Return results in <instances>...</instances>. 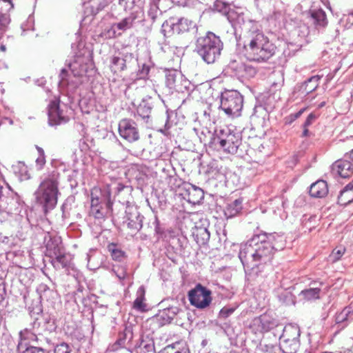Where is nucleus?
Masks as SVG:
<instances>
[{"label":"nucleus","instance_id":"obj_1","mask_svg":"<svg viewBox=\"0 0 353 353\" xmlns=\"http://www.w3.org/2000/svg\"><path fill=\"white\" fill-rule=\"evenodd\" d=\"M210 9L225 16L232 23L244 25L248 30L244 48L248 59L259 63L266 62L275 54L276 46L261 31L259 23L252 20L245 21L243 8L226 1H214Z\"/></svg>","mask_w":353,"mask_h":353},{"label":"nucleus","instance_id":"obj_2","mask_svg":"<svg viewBox=\"0 0 353 353\" xmlns=\"http://www.w3.org/2000/svg\"><path fill=\"white\" fill-rule=\"evenodd\" d=\"M266 238V232L254 234L241 245L239 257L248 281H256L261 276L260 267L272 259L273 247L270 241L265 240Z\"/></svg>","mask_w":353,"mask_h":353},{"label":"nucleus","instance_id":"obj_3","mask_svg":"<svg viewBox=\"0 0 353 353\" xmlns=\"http://www.w3.org/2000/svg\"><path fill=\"white\" fill-rule=\"evenodd\" d=\"M114 190L115 196L123 197L129 194L131 188L122 183H116L115 186L105 185L102 188L94 187L91 190V206L90 215L96 219H104L111 214L112 211V191Z\"/></svg>","mask_w":353,"mask_h":353},{"label":"nucleus","instance_id":"obj_4","mask_svg":"<svg viewBox=\"0 0 353 353\" xmlns=\"http://www.w3.org/2000/svg\"><path fill=\"white\" fill-rule=\"evenodd\" d=\"M60 174L52 171L48 175L42 176L41 182L34 193L36 203L39 205L44 213L53 210L58 200Z\"/></svg>","mask_w":353,"mask_h":353},{"label":"nucleus","instance_id":"obj_5","mask_svg":"<svg viewBox=\"0 0 353 353\" xmlns=\"http://www.w3.org/2000/svg\"><path fill=\"white\" fill-rule=\"evenodd\" d=\"M242 138L239 132H235L228 127L216 130L211 134L208 145L210 148L226 154H235L239 150L242 152L241 146ZM241 152L240 154H241Z\"/></svg>","mask_w":353,"mask_h":353},{"label":"nucleus","instance_id":"obj_6","mask_svg":"<svg viewBox=\"0 0 353 353\" xmlns=\"http://www.w3.org/2000/svg\"><path fill=\"white\" fill-rule=\"evenodd\" d=\"M125 10H132L130 15L123 18L118 23H113L110 28L103 32V37L105 39L115 38L121 36L125 32L133 28L137 23L143 20L144 12L142 6L135 5V1H125Z\"/></svg>","mask_w":353,"mask_h":353},{"label":"nucleus","instance_id":"obj_7","mask_svg":"<svg viewBox=\"0 0 353 353\" xmlns=\"http://www.w3.org/2000/svg\"><path fill=\"white\" fill-rule=\"evenodd\" d=\"M222 50L221 40L212 32L196 40L195 51L208 64L214 63L220 57Z\"/></svg>","mask_w":353,"mask_h":353},{"label":"nucleus","instance_id":"obj_8","mask_svg":"<svg viewBox=\"0 0 353 353\" xmlns=\"http://www.w3.org/2000/svg\"><path fill=\"white\" fill-rule=\"evenodd\" d=\"M220 108L230 117H238L243 106V97L236 90L225 89L220 95Z\"/></svg>","mask_w":353,"mask_h":353},{"label":"nucleus","instance_id":"obj_9","mask_svg":"<svg viewBox=\"0 0 353 353\" xmlns=\"http://www.w3.org/2000/svg\"><path fill=\"white\" fill-rule=\"evenodd\" d=\"M300 328L296 325L288 324L283 328L279 337V345L283 353H296L300 347Z\"/></svg>","mask_w":353,"mask_h":353},{"label":"nucleus","instance_id":"obj_10","mask_svg":"<svg viewBox=\"0 0 353 353\" xmlns=\"http://www.w3.org/2000/svg\"><path fill=\"white\" fill-rule=\"evenodd\" d=\"M226 72L243 83L256 75V69L251 64L241 60H231L227 65Z\"/></svg>","mask_w":353,"mask_h":353},{"label":"nucleus","instance_id":"obj_11","mask_svg":"<svg viewBox=\"0 0 353 353\" xmlns=\"http://www.w3.org/2000/svg\"><path fill=\"white\" fill-rule=\"evenodd\" d=\"M41 326V323L34 321V333L32 342H35L39 347H43L48 345L50 347L54 346V343L52 340L47 336L48 333L50 334L54 331L56 325L54 321L50 318L46 319Z\"/></svg>","mask_w":353,"mask_h":353},{"label":"nucleus","instance_id":"obj_12","mask_svg":"<svg viewBox=\"0 0 353 353\" xmlns=\"http://www.w3.org/2000/svg\"><path fill=\"white\" fill-rule=\"evenodd\" d=\"M211 294V290L198 283L188 292V296L192 305L199 309H205L212 302Z\"/></svg>","mask_w":353,"mask_h":353},{"label":"nucleus","instance_id":"obj_13","mask_svg":"<svg viewBox=\"0 0 353 353\" xmlns=\"http://www.w3.org/2000/svg\"><path fill=\"white\" fill-rule=\"evenodd\" d=\"M143 216L135 205H127L122 224L132 232H137L143 227Z\"/></svg>","mask_w":353,"mask_h":353},{"label":"nucleus","instance_id":"obj_14","mask_svg":"<svg viewBox=\"0 0 353 353\" xmlns=\"http://www.w3.org/2000/svg\"><path fill=\"white\" fill-rule=\"evenodd\" d=\"M165 85L170 90H174L178 92H183L188 90L190 82L183 79L182 74L176 70H165Z\"/></svg>","mask_w":353,"mask_h":353},{"label":"nucleus","instance_id":"obj_15","mask_svg":"<svg viewBox=\"0 0 353 353\" xmlns=\"http://www.w3.org/2000/svg\"><path fill=\"white\" fill-rule=\"evenodd\" d=\"M119 135L129 143L138 141L140 138L137 123L130 119H123L119 123Z\"/></svg>","mask_w":353,"mask_h":353},{"label":"nucleus","instance_id":"obj_16","mask_svg":"<svg viewBox=\"0 0 353 353\" xmlns=\"http://www.w3.org/2000/svg\"><path fill=\"white\" fill-rule=\"evenodd\" d=\"M50 260L53 268L57 270L63 269L67 274L73 276L77 272V270L72 263V256L65 251L52 257Z\"/></svg>","mask_w":353,"mask_h":353},{"label":"nucleus","instance_id":"obj_17","mask_svg":"<svg viewBox=\"0 0 353 353\" xmlns=\"http://www.w3.org/2000/svg\"><path fill=\"white\" fill-rule=\"evenodd\" d=\"M277 319L268 314H263L254 318L250 323V328L255 333H265L278 327Z\"/></svg>","mask_w":353,"mask_h":353},{"label":"nucleus","instance_id":"obj_18","mask_svg":"<svg viewBox=\"0 0 353 353\" xmlns=\"http://www.w3.org/2000/svg\"><path fill=\"white\" fill-rule=\"evenodd\" d=\"M48 124L50 126H57L65 124L69 121V117L63 114L61 110L59 101L53 100L48 105Z\"/></svg>","mask_w":353,"mask_h":353},{"label":"nucleus","instance_id":"obj_19","mask_svg":"<svg viewBox=\"0 0 353 353\" xmlns=\"http://www.w3.org/2000/svg\"><path fill=\"white\" fill-rule=\"evenodd\" d=\"M209 223L206 220L196 223L192 228V235L199 246L205 245L210 240Z\"/></svg>","mask_w":353,"mask_h":353},{"label":"nucleus","instance_id":"obj_20","mask_svg":"<svg viewBox=\"0 0 353 353\" xmlns=\"http://www.w3.org/2000/svg\"><path fill=\"white\" fill-rule=\"evenodd\" d=\"M46 256L52 257L65 251L62 244L61 238L57 235H51L49 233L45 236Z\"/></svg>","mask_w":353,"mask_h":353},{"label":"nucleus","instance_id":"obj_21","mask_svg":"<svg viewBox=\"0 0 353 353\" xmlns=\"http://www.w3.org/2000/svg\"><path fill=\"white\" fill-rule=\"evenodd\" d=\"M165 26H170L173 33L181 34L194 28L196 24L191 20L181 17L179 19H170L165 23L163 24V28Z\"/></svg>","mask_w":353,"mask_h":353},{"label":"nucleus","instance_id":"obj_22","mask_svg":"<svg viewBox=\"0 0 353 353\" xmlns=\"http://www.w3.org/2000/svg\"><path fill=\"white\" fill-rule=\"evenodd\" d=\"M332 172L341 178H347L353 174V163L343 157L332 165Z\"/></svg>","mask_w":353,"mask_h":353},{"label":"nucleus","instance_id":"obj_23","mask_svg":"<svg viewBox=\"0 0 353 353\" xmlns=\"http://www.w3.org/2000/svg\"><path fill=\"white\" fill-rule=\"evenodd\" d=\"M154 108V101L152 97L147 96L143 98L137 108V113L146 123L149 122L152 110Z\"/></svg>","mask_w":353,"mask_h":353},{"label":"nucleus","instance_id":"obj_24","mask_svg":"<svg viewBox=\"0 0 353 353\" xmlns=\"http://www.w3.org/2000/svg\"><path fill=\"white\" fill-rule=\"evenodd\" d=\"M137 353H155L154 342L149 335L142 334L134 345Z\"/></svg>","mask_w":353,"mask_h":353},{"label":"nucleus","instance_id":"obj_25","mask_svg":"<svg viewBox=\"0 0 353 353\" xmlns=\"http://www.w3.org/2000/svg\"><path fill=\"white\" fill-rule=\"evenodd\" d=\"M185 199L193 205L199 204L204 199V192L201 188L190 184L186 190V197Z\"/></svg>","mask_w":353,"mask_h":353},{"label":"nucleus","instance_id":"obj_26","mask_svg":"<svg viewBox=\"0 0 353 353\" xmlns=\"http://www.w3.org/2000/svg\"><path fill=\"white\" fill-rule=\"evenodd\" d=\"M70 70L74 77H81L86 74L88 64L83 57H77L74 61L68 64Z\"/></svg>","mask_w":353,"mask_h":353},{"label":"nucleus","instance_id":"obj_27","mask_svg":"<svg viewBox=\"0 0 353 353\" xmlns=\"http://www.w3.org/2000/svg\"><path fill=\"white\" fill-rule=\"evenodd\" d=\"M310 195L314 198H323L328 193V186L325 181L318 180L310 185Z\"/></svg>","mask_w":353,"mask_h":353},{"label":"nucleus","instance_id":"obj_28","mask_svg":"<svg viewBox=\"0 0 353 353\" xmlns=\"http://www.w3.org/2000/svg\"><path fill=\"white\" fill-rule=\"evenodd\" d=\"M243 199H237L228 203L224 210V214L227 219H231L236 216L243 209Z\"/></svg>","mask_w":353,"mask_h":353},{"label":"nucleus","instance_id":"obj_29","mask_svg":"<svg viewBox=\"0 0 353 353\" xmlns=\"http://www.w3.org/2000/svg\"><path fill=\"white\" fill-rule=\"evenodd\" d=\"M266 241H270L273 253L282 250L285 246V239L283 235L276 233H266Z\"/></svg>","mask_w":353,"mask_h":353},{"label":"nucleus","instance_id":"obj_30","mask_svg":"<svg viewBox=\"0 0 353 353\" xmlns=\"http://www.w3.org/2000/svg\"><path fill=\"white\" fill-rule=\"evenodd\" d=\"M106 6L104 2L99 1H84L83 7L84 8V14L86 17L94 16L100 10H103Z\"/></svg>","mask_w":353,"mask_h":353},{"label":"nucleus","instance_id":"obj_31","mask_svg":"<svg viewBox=\"0 0 353 353\" xmlns=\"http://www.w3.org/2000/svg\"><path fill=\"white\" fill-rule=\"evenodd\" d=\"M314 287L303 290L301 292L300 295L307 301L318 299L320 297L321 288L323 285L322 282H314Z\"/></svg>","mask_w":353,"mask_h":353},{"label":"nucleus","instance_id":"obj_32","mask_svg":"<svg viewBox=\"0 0 353 353\" xmlns=\"http://www.w3.org/2000/svg\"><path fill=\"white\" fill-rule=\"evenodd\" d=\"M17 353H49V351L43 347L31 345L29 343H18L17 345Z\"/></svg>","mask_w":353,"mask_h":353},{"label":"nucleus","instance_id":"obj_33","mask_svg":"<svg viewBox=\"0 0 353 353\" xmlns=\"http://www.w3.org/2000/svg\"><path fill=\"white\" fill-rule=\"evenodd\" d=\"M351 314V308L350 307H346L335 315V325H337L338 328L343 329L347 325L349 316Z\"/></svg>","mask_w":353,"mask_h":353},{"label":"nucleus","instance_id":"obj_34","mask_svg":"<svg viewBox=\"0 0 353 353\" xmlns=\"http://www.w3.org/2000/svg\"><path fill=\"white\" fill-rule=\"evenodd\" d=\"M321 77L314 75L307 79L301 85V90L306 94L314 91L319 86V83Z\"/></svg>","mask_w":353,"mask_h":353},{"label":"nucleus","instance_id":"obj_35","mask_svg":"<svg viewBox=\"0 0 353 353\" xmlns=\"http://www.w3.org/2000/svg\"><path fill=\"white\" fill-rule=\"evenodd\" d=\"M145 289L143 286L139 288L137 292V298L134 301L133 307L139 312H144L146 310V304L145 301Z\"/></svg>","mask_w":353,"mask_h":353},{"label":"nucleus","instance_id":"obj_36","mask_svg":"<svg viewBox=\"0 0 353 353\" xmlns=\"http://www.w3.org/2000/svg\"><path fill=\"white\" fill-rule=\"evenodd\" d=\"M176 119V114L174 111H166V121L162 128H160L159 131L165 136L170 134L169 130L176 124L175 119Z\"/></svg>","mask_w":353,"mask_h":353},{"label":"nucleus","instance_id":"obj_37","mask_svg":"<svg viewBox=\"0 0 353 353\" xmlns=\"http://www.w3.org/2000/svg\"><path fill=\"white\" fill-rule=\"evenodd\" d=\"M161 353H190L185 343L176 342L166 346Z\"/></svg>","mask_w":353,"mask_h":353},{"label":"nucleus","instance_id":"obj_38","mask_svg":"<svg viewBox=\"0 0 353 353\" xmlns=\"http://www.w3.org/2000/svg\"><path fill=\"white\" fill-rule=\"evenodd\" d=\"M311 15L317 28H325L327 26L326 14L323 10H314Z\"/></svg>","mask_w":353,"mask_h":353},{"label":"nucleus","instance_id":"obj_39","mask_svg":"<svg viewBox=\"0 0 353 353\" xmlns=\"http://www.w3.org/2000/svg\"><path fill=\"white\" fill-rule=\"evenodd\" d=\"M108 250L110 252L112 259L114 261H122L126 256L125 252L123 251L116 243H110L108 245Z\"/></svg>","mask_w":353,"mask_h":353},{"label":"nucleus","instance_id":"obj_40","mask_svg":"<svg viewBox=\"0 0 353 353\" xmlns=\"http://www.w3.org/2000/svg\"><path fill=\"white\" fill-rule=\"evenodd\" d=\"M133 339V332L131 325L125 326L124 330L119 333V338L117 341V343L120 346L125 345V341H131Z\"/></svg>","mask_w":353,"mask_h":353},{"label":"nucleus","instance_id":"obj_41","mask_svg":"<svg viewBox=\"0 0 353 353\" xmlns=\"http://www.w3.org/2000/svg\"><path fill=\"white\" fill-rule=\"evenodd\" d=\"M279 301L286 305L295 304V297L291 292L284 290L278 295Z\"/></svg>","mask_w":353,"mask_h":353},{"label":"nucleus","instance_id":"obj_42","mask_svg":"<svg viewBox=\"0 0 353 353\" xmlns=\"http://www.w3.org/2000/svg\"><path fill=\"white\" fill-rule=\"evenodd\" d=\"M111 68L114 72L123 71L126 68L125 60L119 57H113L112 59Z\"/></svg>","mask_w":353,"mask_h":353},{"label":"nucleus","instance_id":"obj_43","mask_svg":"<svg viewBox=\"0 0 353 353\" xmlns=\"http://www.w3.org/2000/svg\"><path fill=\"white\" fill-rule=\"evenodd\" d=\"M179 309L177 307H169L165 309L161 314V317L168 323H170L177 314Z\"/></svg>","mask_w":353,"mask_h":353},{"label":"nucleus","instance_id":"obj_44","mask_svg":"<svg viewBox=\"0 0 353 353\" xmlns=\"http://www.w3.org/2000/svg\"><path fill=\"white\" fill-rule=\"evenodd\" d=\"M10 21V19L8 14L0 12V39L3 37L6 32Z\"/></svg>","mask_w":353,"mask_h":353},{"label":"nucleus","instance_id":"obj_45","mask_svg":"<svg viewBox=\"0 0 353 353\" xmlns=\"http://www.w3.org/2000/svg\"><path fill=\"white\" fill-rule=\"evenodd\" d=\"M161 11L159 8V6L157 1H150L149 4V8L148 10V14L152 21H154L157 17L158 14H161Z\"/></svg>","mask_w":353,"mask_h":353},{"label":"nucleus","instance_id":"obj_46","mask_svg":"<svg viewBox=\"0 0 353 353\" xmlns=\"http://www.w3.org/2000/svg\"><path fill=\"white\" fill-rule=\"evenodd\" d=\"M353 190V180L350 182L348 184H347L343 190L340 191V194L338 196V203L340 205H347L352 202V199H349L347 201H345L343 199V195L348 191Z\"/></svg>","mask_w":353,"mask_h":353},{"label":"nucleus","instance_id":"obj_47","mask_svg":"<svg viewBox=\"0 0 353 353\" xmlns=\"http://www.w3.org/2000/svg\"><path fill=\"white\" fill-rule=\"evenodd\" d=\"M148 228L153 229L156 234H162L163 233V229L160 226L159 221L158 217L154 215L152 218V221L148 223Z\"/></svg>","mask_w":353,"mask_h":353},{"label":"nucleus","instance_id":"obj_48","mask_svg":"<svg viewBox=\"0 0 353 353\" xmlns=\"http://www.w3.org/2000/svg\"><path fill=\"white\" fill-rule=\"evenodd\" d=\"M37 292L39 294L40 298L43 299H48V295L52 292V290L48 285L42 283L37 288Z\"/></svg>","mask_w":353,"mask_h":353},{"label":"nucleus","instance_id":"obj_49","mask_svg":"<svg viewBox=\"0 0 353 353\" xmlns=\"http://www.w3.org/2000/svg\"><path fill=\"white\" fill-rule=\"evenodd\" d=\"M54 348V353H71V347L65 342H61L56 345L52 346Z\"/></svg>","mask_w":353,"mask_h":353},{"label":"nucleus","instance_id":"obj_50","mask_svg":"<svg viewBox=\"0 0 353 353\" xmlns=\"http://www.w3.org/2000/svg\"><path fill=\"white\" fill-rule=\"evenodd\" d=\"M345 250V248L343 246L336 247L333 250L330 256L331 260H332L333 262L339 261L344 254Z\"/></svg>","mask_w":353,"mask_h":353},{"label":"nucleus","instance_id":"obj_51","mask_svg":"<svg viewBox=\"0 0 353 353\" xmlns=\"http://www.w3.org/2000/svg\"><path fill=\"white\" fill-rule=\"evenodd\" d=\"M34 17L32 15H29L26 21L23 23L21 26L22 35H25L26 32L28 30H34Z\"/></svg>","mask_w":353,"mask_h":353},{"label":"nucleus","instance_id":"obj_52","mask_svg":"<svg viewBox=\"0 0 353 353\" xmlns=\"http://www.w3.org/2000/svg\"><path fill=\"white\" fill-rule=\"evenodd\" d=\"M261 350L264 353H281L282 350L281 346H277L273 344H264L261 345Z\"/></svg>","mask_w":353,"mask_h":353},{"label":"nucleus","instance_id":"obj_53","mask_svg":"<svg viewBox=\"0 0 353 353\" xmlns=\"http://www.w3.org/2000/svg\"><path fill=\"white\" fill-rule=\"evenodd\" d=\"M112 271L120 281L124 280L128 276L126 268L123 266H114Z\"/></svg>","mask_w":353,"mask_h":353},{"label":"nucleus","instance_id":"obj_54","mask_svg":"<svg viewBox=\"0 0 353 353\" xmlns=\"http://www.w3.org/2000/svg\"><path fill=\"white\" fill-rule=\"evenodd\" d=\"M236 307L225 306L223 307L219 313V318L221 319H226L230 315H232L235 311Z\"/></svg>","mask_w":353,"mask_h":353},{"label":"nucleus","instance_id":"obj_55","mask_svg":"<svg viewBox=\"0 0 353 353\" xmlns=\"http://www.w3.org/2000/svg\"><path fill=\"white\" fill-rule=\"evenodd\" d=\"M150 72V66L146 64H143L141 68L137 72V79H146L148 77Z\"/></svg>","mask_w":353,"mask_h":353},{"label":"nucleus","instance_id":"obj_56","mask_svg":"<svg viewBox=\"0 0 353 353\" xmlns=\"http://www.w3.org/2000/svg\"><path fill=\"white\" fill-rule=\"evenodd\" d=\"M94 252V250H90V252L87 254L88 267L90 270H95L99 268V264L98 263L95 264L93 262V260L94 259L95 256L94 254H92V253H93Z\"/></svg>","mask_w":353,"mask_h":353},{"label":"nucleus","instance_id":"obj_57","mask_svg":"<svg viewBox=\"0 0 353 353\" xmlns=\"http://www.w3.org/2000/svg\"><path fill=\"white\" fill-rule=\"evenodd\" d=\"M31 331L29 329H24L23 330H21L19 333V342L18 343H25V341H27L30 336Z\"/></svg>","mask_w":353,"mask_h":353},{"label":"nucleus","instance_id":"obj_58","mask_svg":"<svg viewBox=\"0 0 353 353\" xmlns=\"http://www.w3.org/2000/svg\"><path fill=\"white\" fill-rule=\"evenodd\" d=\"M316 119V115L314 113H310L307 117L306 118L305 122L302 124V127H307L308 128L310 125H311L315 119Z\"/></svg>","mask_w":353,"mask_h":353},{"label":"nucleus","instance_id":"obj_59","mask_svg":"<svg viewBox=\"0 0 353 353\" xmlns=\"http://www.w3.org/2000/svg\"><path fill=\"white\" fill-rule=\"evenodd\" d=\"M37 166L38 169L41 170L43 168V165L46 163V157L45 155H39L37 159H36Z\"/></svg>","mask_w":353,"mask_h":353},{"label":"nucleus","instance_id":"obj_60","mask_svg":"<svg viewBox=\"0 0 353 353\" xmlns=\"http://www.w3.org/2000/svg\"><path fill=\"white\" fill-rule=\"evenodd\" d=\"M3 189V188L1 185H0V210L6 208V202L4 201Z\"/></svg>","mask_w":353,"mask_h":353},{"label":"nucleus","instance_id":"obj_61","mask_svg":"<svg viewBox=\"0 0 353 353\" xmlns=\"http://www.w3.org/2000/svg\"><path fill=\"white\" fill-rule=\"evenodd\" d=\"M302 128H303V132L301 134V137H308L311 136L312 132L309 131L308 128L302 127Z\"/></svg>","mask_w":353,"mask_h":353},{"label":"nucleus","instance_id":"obj_62","mask_svg":"<svg viewBox=\"0 0 353 353\" xmlns=\"http://www.w3.org/2000/svg\"><path fill=\"white\" fill-rule=\"evenodd\" d=\"M305 110H306V108H301L298 112H296L295 113H293L294 114V118H296V119L298 118H299L302 115V114L305 112Z\"/></svg>","mask_w":353,"mask_h":353},{"label":"nucleus","instance_id":"obj_63","mask_svg":"<svg viewBox=\"0 0 353 353\" xmlns=\"http://www.w3.org/2000/svg\"><path fill=\"white\" fill-rule=\"evenodd\" d=\"M10 241V239L8 236H3L1 234H0V242L3 243L8 244Z\"/></svg>","mask_w":353,"mask_h":353},{"label":"nucleus","instance_id":"obj_64","mask_svg":"<svg viewBox=\"0 0 353 353\" xmlns=\"http://www.w3.org/2000/svg\"><path fill=\"white\" fill-rule=\"evenodd\" d=\"M68 71L66 69L63 68L60 73V77L61 81H64L65 79V77L67 75Z\"/></svg>","mask_w":353,"mask_h":353}]
</instances>
